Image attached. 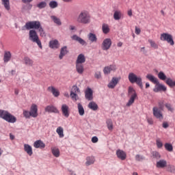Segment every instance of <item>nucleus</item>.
<instances>
[{
    "mask_svg": "<svg viewBox=\"0 0 175 175\" xmlns=\"http://www.w3.org/2000/svg\"><path fill=\"white\" fill-rule=\"evenodd\" d=\"M146 79H148L149 81H151V83H153V84H155L153 89L154 92H166V91H167L166 85L159 83V81L155 76L151 74H148L146 75Z\"/></svg>",
    "mask_w": 175,
    "mask_h": 175,
    "instance_id": "nucleus-1",
    "label": "nucleus"
},
{
    "mask_svg": "<svg viewBox=\"0 0 175 175\" xmlns=\"http://www.w3.org/2000/svg\"><path fill=\"white\" fill-rule=\"evenodd\" d=\"M77 21L79 24H90L91 23V16L88 11H81L77 17Z\"/></svg>",
    "mask_w": 175,
    "mask_h": 175,
    "instance_id": "nucleus-2",
    "label": "nucleus"
},
{
    "mask_svg": "<svg viewBox=\"0 0 175 175\" xmlns=\"http://www.w3.org/2000/svg\"><path fill=\"white\" fill-rule=\"evenodd\" d=\"M0 118H2V120L7 122H10V124H14L17 121V118L14 116L3 109H0Z\"/></svg>",
    "mask_w": 175,
    "mask_h": 175,
    "instance_id": "nucleus-3",
    "label": "nucleus"
},
{
    "mask_svg": "<svg viewBox=\"0 0 175 175\" xmlns=\"http://www.w3.org/2000/svg\"><path fill=\"white\" fill-rule=\"evenodd\" d=\"M23 114L25 118H31V117L36 118V117L39 116V113H38V105H36V104H32L30 107V111H29L24 109Z\"/></svg>",
    "mask_w": 175,
    "mask_h": 175,
    "instance_id": "nucleus-4",
    "label": "nucleus"
},
{
    "mask_svg": "<svg viewBox=\"0 0 175 175\" xmlns=\"http://www.w3.org/2000/svg\"><path fill=\"white\" fill-rule=\"evenodd\" d=\"M128 96L129 100L126 104V106L127 107H130V106H132V105L135 103V100L137 99V94L136 93V90H135V89L131 86L129 87Z\"/></svg>",
    "mask_w": 175,
    "mask_h": 175,
    "instance_id": "nucleus-5",
    "label": "nucleus"
},
{
    "mask_svg": "<svg viewBox=\"0 0 175 175\" xmlns=\"http://www.w3.org/2000/svg\"><path fill=\"white\" fill-rule=\"evenodd\" d=\"M129 81L131 84H137L140 87V88H143V80L142 77L136 75V74L133 72H130L129 74Z\"/></svg>",
    "mask_w": 175,
    "mask_h": 175,
    "instance_id": "nucleus-6",
    "label": "nucleus"
},
{
    "mask_svg": "<svg viewBox=\"0 0 175 175\" xmlns=\"http://www.w3.org/2000/svg\"><path fill=\"white\" fill-rule=\"evenodd\" d=\"M29 39L33 43H36L40 47V49H42V42L39 39V36L38 35V32L35 29H31L29 31Z\"/></svg>",
    "mask_w": 175,
    "mask_h": 175,
    "instance_id": "nucleus-7",
    "label": "nucleus"
},
{
    "mask_svg": "<svg viewBox=\"0 0 175 175\" xmlns=\"http://www.w3.org/2000/svg\"><path fill=\"white\" fill-rule=\"evenodd\" d=\"M42 27V23L39 21H29L25 23L23 28H25L29 31V29H37V31Z\"/></svg>",
    "mask_w": 175,
    "mask_h": 175,
    "instance_id": "nucleus-8",
    "label": "nucleus"
},
{
    "mask_svg": "<svg viewBox=\"0 0 175 175\" xmlns=\"http://www.w3.org/2000/svg\"><path fill=\"white\" fill-rule=\"evenodd\" d=\"M160 40L163 42H167L171 46H174V40H173V36L167 33H163L160 36Z\"/></svg>",
    "mask_w": 175,
    "mask_h": 175,
    "instance_id": "nucleus-9",
    "label": "nucleus"
},
{
    "mask_svg": "<svg viewBox=\"0 0 175 175\" xmlns=\"http://www.w3.org/2000/svg\"><path fill=\"white\" fill-rule=\"evenodd\" d=\"M161 110H162L161 108H159L158 107H154L152 108V113L155 118L159 120H163V114Z\"/></svg>",
    "mask_w": 175,
    "mask_h": 175,
    "instance_id": "nucleus-10",
    "label": "nucleus"
},
{
    "mask_svg": "<svg viewBox=\"0 0 175 175\" xmlns=\"http://www.w3.org/2000/svg\"><path fill=\"white\" fill-rule=\"evenodd\" d=\"M112 42L111 39L110 38H105L101 45L102 50L104 51H107V50L110 49V47H111Z\"/></svg>",
    "mask_w": 175,
    "mask_h": 175,
    "instance_id": "nucleus-11",
    "label": "nucleus"
},
{
    "mask_svg": "<svg viewBox=\"0 0 175 175\" xmlns=\"http://www.w3.org/2000/svg\"><path fill=\"white\" fill-rule=\"evenodd\" d=\"M117 70V66L116 64H111L109 66H107L103 69L104 75H110L111 72H116Z\"/></svg>",
    "mask_w": 175,
    "mask_h": 175,
    "instance_id": "nucleus-12",
    "label": "nucleus"
},
{
    "mask_svg": "<svg viewBox=\"0 0 175 175\" xmlns=\"http://www.w3.org/2000/svg\"><path fill=\"white\" fill-rule=\"evenodd\" d=\"M71 39L72 40H75L76 42H78L81 46H87V42L84 40L83 38H80L79 36L75 34L71 36Z\"/></svg>",
    "mask_w": 175,
    "mask_h": 175,
    "instance_id": "nucleus-13",
    "label": "nucleus"
},
{
    "mask_svg": "<svg viewBox=\"0 0 175 175\" xmlns=\"http://www.w3.org/2000/svg\"><path fill=\"white\" fill-rule=\"evenodd\" d=\"M85 98L87 100H92L94 99L92 89L88 88L85 91Z\"/></svg>",
    "mask_w": 175,
    "mask_h": 175,
    "instance_id": "nucleus-14",
    "label": "nucleus"
},
{
    "mask_svg": "<svg viewBox=\"0 0 175 175\" xmlns=\"http://www.w3.org/2000/svg\"><path fill=\"white\" fill-rule=\"evenodd\" d=\"M62 114L64 117H66V118H68L69 117V106H68V105L66 104H63L62 105V108H61Z\"/></svg>",
    "mask_w": 175,
    "mask_h": 175,
    "instance_id": "nucleus-15",
    "label": "nucleus"
},
{
    "mask_svg": "<svg viewBox=\"0 0 175 175\" xmlns=\"http://www.w3.org/2000/svg\"><path fill=\"white\" fill-rule=\"evenodd\" d=\"M44 110L46 113H59L58 109H57V107L52 105L46 106Z\"/></svg>",
    "mask_w": 175,
    "mask_h": 175,
    "instance_id": "nucleus-16",
    "label": "nucleus"
},
{
    "mask_svg": "<svg viewBox=\"0 0 175 175\" xmlns=\"http://www.w3.org/2000/svg\"><path fill=\"white\" fill-rule=\"evenodd\" d=\"M48 91L51 92L55 98H58V96H59V90H58V89L55 88L54 86H49L48 88Z\"/></svg>",
    "mask_w": 175,
    "mask_h": 175,
    "instance_id": "nucleus-17",
    "label": "nucleus"
},
{
    "mask_svg": "<svg viewBox=\"0 0 175 175\" xmlns=\"http://www.w3.org/2000/svg\"><path fill=\"white\" fill-rule=\"evenodd\" d=\"M116 155L121 161H125V159H126V153L122 150L118 149L116 151Z\"/></svg>",
    "mask_w": 175,
    "mask_h": 175,
    "instance_id": "nucleus-18",
    "label": "nucleus"
},
{
    "mask_svg": "<svg viewBox=\"0 0 175 175\" xmlns=\"http://www.w3.org/2000/svg\"><path fill=\"white\" fill-rule=\"evenodd\" d=\"M49 47L50 49H53V50H57V49H59V42L58 40H53L49 42Z\"/></svg>",
    "mask_w": 175,
    "mask_h": 175,
    "instance_id": "nucleus-19",
    "label": "nucleus"
},
{
    "mask_svg": "<svg viewBox=\"0 0 175 175\" xmlns=\"http://www.w3.org/2000/svg\"><path fill=\"white\" fill-rule=\"evenodd\" d=\"M118 81H120V79L117 77H113L111 81L108 84V88H115L116 85L118 84Z\"/></svg>",
    "mask_w": 175,
    "mask_h": 175,
    "instance_id": "nucleus-20",
    "label": "nucleus"
},
{
    "mask_svg": "<svg viewBox=\"0 0 175 175\" xmlns=\"http://www.w3.org/2000/svg\"><path fill=\"white\" fill-rule=\"evenodd\" d=\"M85 63V55H84V54L83 53L79 54L77 57L75 64L83 65V64Z\"/></svg>",
    "mask_w": 175,
    "mask_h": 175,
    "instance_id": "nucleus-21",
    "label": "nucleus"
},
{
    "mask_svg": "<svg viewBox=\"0 0 175 175\" xmlns=\"http://www.w3.org/2000/svg\"><path fill=\"white\" fill-rule=\"evenodd\" d=\"M85 165L86 166H91V165H94L95 163V157L94 156H88L85 158Z\"/></svg>",
    "mask_w": 175,
    "mask_h": 175,
    "instance_id": "nucleus-22",
    "label": "nucleus"
},
{
    "mask_svg": "<svg viewBox=\"0 0 175 175\" xmlns=\"http://www.w3.org/2000/svg\"><path fill=\"white\" fill-rule=\"evenodd\" d=\"M88 39L89 42H91V43H96L98 42L96 34L94 33H89L88 34Z\"/></svg>",
    "mask_w": 175,
    "mask_h": 175,
    "instance_id": "nucleus-23",
    "label": "nucleus"
},
{
    "mask_svg": "<svg viewBox=\"0 0 175 175\" xmlns=\"http://www.w3.org/2000/svg\"><path fill=\"white\" fill-rule=\"evenodd\" d=\"M68 46H64L62 47L60 49V53L59 55V59H62V58H64V57H65V55H66V54H68Z\"/></svg>",
    "mask_w": 175,
    "mask_h": 175,
    "instance_id": "nucleus-24",
    "label": "nucleus"
},
{
    "mask_svg": "<svg viewBox=\"0 0 175 175\" xmlns=\"http://www.w3.org/2000/svg\"><path fill=\"white\" fill-rule=\"evenodd\" d=\"M23 64L26 65V66H33V60L29 58V57L26 56L23 58Z\"/></svg>",
    "mask_w": 175,
    "mask_h": 175,
    "instance_id": "nucleus-25",
    "label": "nucleus"
},
{
    "mask_svg": "<svg viewBox=\"0 0 175 175\" xmlns=\"http://www.w3.org/2000/svg\"><path fill=\"white\" fill-rule=\"evenodd\" d=\"M33 147L35 148H44L46 147V144L43 143V142L40 139L37 140L33 144Z\"/></svg>",
    "mask_w": 175,
    "mask_h": 175,
    "instance_id": "nucleus-26",
    "label": "nucleus"
},
{
    "mask_svg": "<svg viewBox=\"0 0 175 175\" xmlns=\"http://www.w3.org/2000/svg\"><path fill=\"white\" fill-rule=\"evenodd\" d=\"M12 59V53L10 51H5L3 55V62L8 64Z\"/></svg>",
    "mask_w": 175,
    "mask_h": 175,
    "instance_id": "nucleus-27",
    "label": "nucleus"
},
{
    "mask_svg": "<svg viewBox=\"0 0 175 175\" xmlns=\"http://www.w3.org/2000/svg\"><path fill=\"white\" fill-rule=\"evenodd\" d=\"M24 150L29 157L32 156V154H33V151L32 150V146H31L29 144H24Z\"/></svg>",
    "mask_w": 175,
    "mask_h": 175,
    "instance_id": "nucleus-28",
    "label": "nucleus"
},
{
    "mask_svg": "<svg viewBox=\"0 0 175 175\" xmlns=\"http://www.w3.org/2000/svg\"><path fill=\"white\" fill-rule=\"evenodd\" d=\"M167 165V162L165 159H161L157 162L156 166L157 167L163 169V167H166Z\"/></svg>",
    "mask_w": 175,
    "mask_h": 175,
    "instance_id": "nucleus-29",
    "label": "nucleus"
},
{
    "mask_svg": "<svg viewBox=\"0 0 175 175\" xmlns=\"http://www.w3.org/2000/svg\"><path fill=\"white\" fill-rule=\"evenodd\" d=\"M75 68L79 75H83L84 73V64H75Z\"/></svg>",
    "mask_w": 175,
    "mask_h": 175,
    "instance_id": "nucleus-30",
    "label": "nucleus"
},
{
    "mask_svg": "<svg viewBox=\"0 0 175 175\" xmlns=\"http://www.w3.org/2000/svg\"><path fill=\"white\" fill-rule=\"evenodd\" d=\"M51 152H52L53 155L55 156V158H59V155H61V152H59V149L56 146L52 147L51 148Z\"/></svg>",
    "mask_w": 175,
    "mask_h": 175,
    "instance_id": "nucleus-31",
    "label": "nucleus"
},
{
    "mask_svg": "<svg viewBox=\"0 0 175 175\" xmlns=\"http://www.w3.org/2000/svg\"><path fill=\"white\" fill-rule=\"evenodd\" d=\"M113 18L116 21H118V20H121L122 18V12L120 10H116L113 13Z\"/></svg>",
    "mask_w": 175,
    "mask_h": 175,
    "instance_id": "nucleus-32",
    "label": "nucleus"
},
{
    "mask_svg": "<svg viewBox=\"0 0 175 175\" xmlns=\"http://www.w3.org/2000/svg\"><path fill=\"white\" fill-rule=\"evenodd\" d=\"M106 124L107 129L111 132L114 129V125L113 124V120L111 119H107Z\"/></svg>",
    "mask_w": 175,
    "mask_h": 175,
    "instance_id": "nucleus-33",
    "label": "nucleus"
},
{
    "mask_svg": "<svg viewBox=\"0 0 175 175\" xmlns=\"http://www.w3.org/2000/svg\"><path fill=\"white\" fill-rule=\"evenodd\" d=\"M88 107L90 109V110H93L94 111H96V110H98V107L97 103H96L94 101H92L88 104Z\"/></svg>",
    "mask_w": 175,
    "mask_h": 175,
    "instance_id": "nucleus-34",
    "label": "nucleus"
},
{
    "mask_svg": "<svg viewBox=\"0 0 175 175\" xmlns=\"http://www.w3.org/2000/svg\"><path fill=\"white\" fill-rule=\"evenodd\" d=\"M1 3L6 10H10V0H1Z\"/></svg>",
    "mask_w": 175,
    "mask_h": 175,
    "instance_id": "nucleus-35",
    "label": "nucleus"
},
{
    "mask_svg": "<svg viewBox=\"0 0 175 175\" xmlns=\"http://www.w3.org/2000/svg\"><path fill=\"white\" fill-rule=\"evenodd\" d=\"M51 20L55 23V24H57V25H62V22H61V19L57 17L56 16H51Z\"/></svg>",
    "mask_w": 175,
    "mask_h": 175,
    "instance_id": "nucleus-36",
    "label": "nucleus"
},
{
    "mask_svg": "<svg viewBox=\"0 0 175 175\" xmlns=\"http://www.w3.org/2000/svg\"><path fill=\"white\" fill-rule=\"evenodd\" d=\"M77 109H78L79 116H84V113H85L84 107H83L81 103H78Z\"/></svg>",
    "mask_w": 175,
    "mask_h": 175,
    "instance_id": "nucleus-37",
    "label": "nucleus"
},
{
    "mask_svg": "<svg viewBox=\"0 0 175 175\" xmlns=\"http://www.w3.org/2000/svg\"><path fill=\"white\" fill-rule=\"evenodd\" d=\"M102 30L103 33H109V32H110V28L109 27V25L105 23L103 24Z\"/></svg>",
    "mask_w": 175,
    "mask_h": 175,
    "instance_id": "nucleus-38",
    "label": "nucleus"
},
{
    "mask_svg": "<svg viewBox=\"0 0 175 175\" xmlns=\"http://www.w3.org/2000/svg\"><path fill=\"white\" fill-rule=\"evenodd\" d=\"M57 133L59 135V137H64V129L61 126L57 127L56 130Z\"/></svg>",
    "mask_w": 175,
    "mask_h": 175,
    "instance_id": "nucleus-39",
    "label": "nucleus"
},
{
    "mask_svg": "<svg viewBox=\"0 0 175 175\" xmlns=\"http://www.w3.org/2000/svg\"><path fill=\"white\" fill-rule=\"evenodd\" d=\"M164 147L165 150H167V151H169L170 152H172V151H173V145L170 143H165Z\"/></svg>",
    "mask_w": 175,
    "mask_h": 175,
    "instance_id": "nucleus-40",
    "label": "nucleus"
},
{
    "mask_svg": "<svg viewBox=\"0 0 175 175\" xmlns=\"http://www.w3.org/2000/svg\"><path fill=\"white\" fill-rule=\"evenodd\" d=\"M39 33H40V36H41V38H46V31H44V29H43V27L41 26L39 29L38 30Z\"/></svg>",
    "mask_w": 175,
    "mask_h": 175,
    "instance_id": "nucleus-41",
    "label": "nucleus"
},
{
    "mask_svg": "<svg viewBox=\"0 0 175 175\" xmlns=\"http://www.w3.org/2000/svg\"><path fill=\"white\" fill-rule=\"evenodd\" d=\"M49 7L51 9H55V8H58V3L55 1H51L49 2Z\"/></svg>",
    "mask_w": 175,
    "mask_h": 175,
    "instance_id": "nucleus-42",
    "label": "nucleus"
},
{
    "mask_svg": "<svg viewBox=\"0 0 175 175\" xmlns=\"http://www.w3.org/2000/svg\"><path fill=\"white\" fill-rule=\"evenodd\" d=\"M70 92L75 93V94H80V89L77 85H75L72 86Z\"/></svg>",
    "mask_w": 175,
    "mask_h": 175,
    "instance_id": "nucleus-43",
    "label": "nucleus"
},
{
    "mask_svg": "<svg viewBox=\"0 0 175 175\" xmlns=\"http://www.w3.org/2000/svg\"><path fill=\"white\" fill-rule=\"evenodd\" d=\"M46 6H47V3H46V1H41L37 4V8H38V9H44Z\"/></svg>",
    "mask_w": 175,
    "mask_h": 175,
    "instance_id": "nucleus-44",
    "label": "nucleus"
},
{
    "mask_svg": "<svg viewBox=\"0 0 175 175\" xmlns=\"http://www.w3.org/2000/svg\"><path fill=\"white\" fill-rule=\"evenodd\" d=\"M156 146L157 148H162V147H163V143H162V141H161V139L157 138L156 139Z\"/></svg>",
    "mask_w": 175,
    "mask_h": 175,
    "instance_id": "nucleus-45",
    "label": "nucleus"
},
{
    "mask_svg": "<svg viewBox=\"0 0 175 175\" xmlns=\"http://www.w3.org/2000/svg\"><path fill=\"white\" fill-rule=\"evenodd\" d=\"M70 96L71 99L72 100H75V102H76V100H79V96L77 95V93L70 92Z\"/></svg>",
    "mask_w": 175,
    "mask_h": 175,
    "instance_id": "nucleus-46",
    "label": "nucleus"
},
{
    "mask_svg": "<svg viewBox=\"0 0 175 175\" xmlns=\"http://www.w3.org/2000/svg\"><path fill=\"white\" fill-rule=\"evenodd\" d=\"M148 43H150L151 47H152L153 49H158V44H157V43H155V42L151 39H149L148 40Z\"/></svg>",
    "mask_w": 175,
    "mask_h": 175,
    "instance_id": "nucleus-47",
    "label": "nucleus"
},
{
    "mask_svg": "<svg viewBox=\"0 0 175 175\" xmlns=\"http://www.w3.org/2000/svg\"><path fill=\"white\" fill-rule=\"evenodd\" d=\"M144 159H146V157L143 155L137 154L135 156V161L137 162H142V161H144Z\"/></svg>",
    "mask_w": 175,
    "mask_h": 175,
    "instance_id": "nucleus-48",
    "label": "nucleus"
},
{
    "mask_svg": "<svg viewBox=\"0 0 175 175\" xmlns=\"http://www.w3.org/2000/svg\"><path fill=\"white\" fill-rule=\"evenodd\" d=\"M152 155L153 158H156V159H159V158H161V154H159V152H158L157 151L152 152Z\"/></svg>",
    "mask_w": 175,
    "mask_h": 175,
    "instance_id": "nucleus-49",
    "label": "nucleus"
},
{
    "mask_svg": "<svg viewBox=\"0 0 175 175\" xmlns=\"http://www.w3.org/2000/svg\"><path fill=\"white\" fill-rule=\"evenodd\" d=\"M95 79H102V72L100 71H96L94 73Z\"/></svg>",
    "mask_w": 175,
    "mask_h": 175,
    "instance_id": "nucleus-50",
    "label": "nucleus"
},
{
    "mask_svg": "<svg viewBox=\"0 0 175 175\" xmlns=\"http://www.w3.org/2000/svg\"><path fill=\"white\" fill-rule=\"evenodd\" d=\"M165 106L169 111H171L172 113H173V111H174V109L173 107H172V105H170L169 103H166V104H165Z\"/></svg>",
    "mask_w": 175,
    "mask_h": 175,
    "instance_id": "nucleus-51",
    "label": "nucleus"
},
{
    "mask_svg": "<svg viewBox=\"0 0 175 175\" xmlns=\"http://www.w3.org/2000/svg\"><path fill=\"white\" fill-rule=\"evenodd\" d=\"M165 103L164 100H160L158 103V105L159 106V109H161V110H163V105Z\"/></svg>",
    "mask_w": 175,
    "mask_h": 175,
    "instance_id": "nucleus-52",
    "label": "nucleus"
},
{
    "mask_svg": "<svg viewBox=\"0 0 175 175\" xmlns=\"http://www.w3.org/2000/svg\"><path fill=\"white\" fill-rule=\"evenodd\" d=\"M98 137L96 136H94V137H92V143H98Z\"/></svg>",
    "mask_w": 175,
    "mask_h": 175,
    "instance_id": "nucleus-53",
    "label": "nucleus"
},
{
    "mask_svg": "<svg viewBox=\"0 0 175 175\" xmlns=\"http://www.w3.org/2000/svg\"><path fill=\"white\" fill-rule=\"evenodd\" d=\"M140 32H142V30H140L139 28L137 27H135V33L136 35H140Z\"/></svg>",
    "mask_w": 175,
    "mask_h": 175,
    "instance_id": "nucleus-54",
    "label": "nucleus"
},
{
    "mask_svg": "<svg viewBox=\"0 0 175 175\" xmlns=\"http://www.w3.org/2000/svg\"><path fill=\"white\" fill-rule=\"evenodd\" d=\"M163 128H164L165 129L169 128V124L167 123V122H163Z\"/></svg>",
    "mask_w": 175,
    "mask_h": 175,
    "instance_id": "nucleus-55",
    "label": "nucleus"
},
{
    "mask_svg": "<svg viewBox=\"0 0 175 175\" xmlns=\"http://www.w3.org/2000/svg\"><path fill=\"white\" fill-rule=\"evenodd\" d=\"M69 29H70V31H77L76 27H75V26H73V25H70V26L69 27Z\"/></svg>",
    "mask_w": 175,
    "mask_h": 175,
    "instance_id": "nucleus-56",
    "label": "nucleus"
},
{
    "mask_svg": "<svg viewBox=\"0 0 175 175\" xmlns=\"http://www.w3.org/2000/svg\"><path fill=\"white\" fill-rule=\"evenodd\" d=\"M33 0H22L23 3H31Z\"/></svg>",
    "mask_w": 175,
    "mask_h": 175,
    "instance_id": "nucleus-57",
    "label": "nucleus"
},
{
    "mask_svg": "<svg viewBox=\"0 0 175 175\" xmlns=\"http://www.w3.org/2000/svg\"><path fill=\"white\" fill-rule=\"evenodd\" d=\"M147 121H148V123L150 125H152V124H154V122L152 121V119H151V118H148V119L147 120Z\"/></svg>",
    "mask_w": 175,
    "mask_h": 175,
    "instance_id": "nucleus-58",
    "label": "nucleus"
},
{
    "mask_svg": "<svg viewBox=\"0 0 175 175\" xmlns=\"http://www.w3.org/2000/svg\"><path fill=\"white\" fill-rule=\"evenodd\" d=\"M128 16H129V17H131L132 16V10H130L128 11Z\"/></svg>",
    "mask_w": 175,
    "mask_h": 175,
    "instance_id": "nucleus-59",
    "label": "nucleus"
},
{
    "mask_svg": "<svg viewBox=\"0 0 175 175\" xmlns=\"http://www.w3.org/2000/svg\"><path fill=\"white\" fill-rule=\"evenodd\" d=\"M27 8H28L29 10H31L32 9V4H29H29L27 5Z\"/></svg>",
    "mask_w": 175,
    "mask_h": 175,
    "instance_id": "nucleus-60",
    "label": "nucleus"
},
{
    "mask_svg": "<svg viewBox=\"0 0 175 175\" xmlns=\"http://www.w3.org/2000/svg\"><path fill=\"white\" fill-rule=\"evenodd\" d=\"M69 173L70 175H76V173H75V172H73L72 170H69Z\"/></svg>",
    "mask_w": 175,
    "mask_h": 175,
    "instance_id": "nucleus-61",
    "label": "nucleus"
},
{
    "mask_svg": "<svg viewBox=\"0 0 175 175\" xmlns=\"http://www.w3.org/2000/svg\"><path fill=\"white\" fill-rule=\"evenodd\" d=\"M10 138L11 140H14V135L10 134Z\"/></svg>",
    "mask_w": 175,
    "mask_h": 175,
    "instance_id": "nucleus-62",
    "label": "nucleus"
},
{
    "mask_svg": "<svg viewBox=\"0 0 175 175\" xmlns=\"http://www.w3.org/2000/svg\"><path fill=\"white\" fill-rule=\"evenodd\" d=\"M118 47H122V42H119L117 44Z\"/></svg>",
    "mask_w": 175,
    "mask_h": 175,
    "instance_id": "nucleus-63",
    "label": "nucleus"
},
{
    "mask_svg": "<svg viewBox=\"0 0 175 175\" xmlns=\"http://www.w3.org/2000/svg\"><path fill=\"white\" fill-rule=\"evenodd\" d=\"M149 87H150V83L146 82V88H149Z\"/></svg>",
    "mask_w": 175,
    "mask_h": 175,
    "instance_id": "nucleus-64",
    "label": "nucleus"
}]
</instances>
